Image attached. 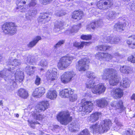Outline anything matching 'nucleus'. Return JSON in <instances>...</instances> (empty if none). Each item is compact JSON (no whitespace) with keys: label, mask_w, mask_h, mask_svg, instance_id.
I'll use <instances>...</instances> for the list:
<instances>
[{"label":"nucleus","mask_w":135,"mask_h":135,"mask_svg":"<svg viewBox=\"0 0 135 135\" xmlns=\"http://www.w3.org/2000/svg\"><path fill=\"white\" fill-rule=\"evenodd\" d=\"M126 42L129 47L135 48V35L129 36L126 40Z\"/></svg>","instance_id":"obj_21"},{"label":"nucleus","mask_w":135,"mask_h":135,"mask_svg":"<svg viewBox=\"0 0 135 135\" xmlns=\"http://www.w3.org/2000/svg\"><path fill=\"white\" fill-rule=\"evenodd\" d=\"M3 104L2 101V100H0V105H2Z\"/></svg>","instance_id":"obj_64"},{"label":"nucleus","mask_w":135,"mask_h":135,"mask_svg":"<svg viewBox=\"0 0 135 135\" xmlns=\"http://www.w3.org/2000/svg\"><path fill=\"white\" fill-rule=\"evenodd\" d=\"M15 115H16V116L17 118L18 117L19 115V114H15Z\"/></svg>","instance_id":"obj_63"},{"label":"nucleus","mask_w":135,"mask_h":135,"mask_svg":"<svg viewBox=\"0 0 135 135\" xmlns=\"http://www.w3.org/2000/svg\"><path fill=\"white\" fill-rule=\"evenodd\" d=\"M105 53L98 52L96 54V58L100 60H104Z\"/></svg>","instance_id":"obj_44"},{"label":"nucleus","mask_w":135,"mask_h":135,"mask_svg":"<svg viewBox=\"0 0 135 135\" xmlns=\"http://www.w3.org/2000/svg\"><path fill=\"white\" fill-rule=\"evenodd\" d=\"M57 69L54 68L49 70L46 72V76L47 80L49 81H52L57 79Z\"/></svg>","instance_id":"obj_13"},{"label":"nucleus","mask_w":135,"mask_h":135,"mask_svg":"<svg viewBox=\"0 0 135 135\" xmlns=\"http://www.w3.org/2000/svg\"><path fill=\"white\" fill-rule=\"evenodd\" d=\"M116 71L112 69H105L102 75V79L104 80L109 79V82L110 85L115 86L117 85L121 80L118 76Z\"/></svg>","instance_id":"obj_2"},{"label":"nucleus","mask_w":135,"mask_h":135,"mask_svg":"<svg viewBox=\"0 0 135 135\" xmlns=\"http://www.w3.org/2000/svg\"><path fill=\"white\" fill-rule=\"evenodd\" d=\"M116 124H117V125L118 126V127H120L121 126V124L119 122H118L117 123H116V122H115Z\"/></svg>","instance_id":"obj_60"},{"label":"nucleus","mask_w":135,"mask_h":135,"mask_svg":"<svg viewBox=\"0 0 135 135\" xmlns=\"http://www.w3.org/2000/svg\"><path fill=\"white\" fill-rule=\"evenodd\" d=\"M21 62L20 60L17 59L10 60L9 62V64L10 65L12 66H16L20 65Z\"/></svg>","instance_id":"obj_40"},{"label":"nucleus","mask_w":135,"mask_h":135,"mask_svg":"<svg viewBox=\"0 0 135 135\" xmlns=\"http://www.w3.org/2000/svg\"><path fill=\"white\" fill-rule=\"evenodd\" d=\"M70 101L73 102L76 101L78 98V96L76 94L74 93H73L71 94L69 97Z\"/></svg>","instance_id":"obj_45"},{"label":"nucleus","mask_w":135,"mask_h":135,"mask_svg":"<svg viewBox=\"0 0 135 135\" xmlns=\"http://www.w3.org/2000/svg\"><path fill=\"white\" fill-rule=\"evenodd\" d=\"M91 44L90 42H87L82 41L81 42H75L73 43V46L76 48L78 49H82L84 46H88Z\"/></svg>","instance_id":"obj_26"},{"label":"nucleus","mask_w":135,"mask_h":135,"mask_svg":"<svg viewBox=\"0 0 135 135\" xmlns=\"http://www.w3.org/2000/svg\"><path fill=\"white\" fill-rule=\"evenodd\" d=\"M76 74L73 71H68L64 72L61 76V82L64 84H67L70 82Z\"/></svg>","instance_id":"obj_11"},{"label":"nucleus","mask_w":135,"mask_h":135,"mask_svg":"<svg viewBox=\"0 0 135 135\" xmlns=\"http://www.w3.org/2000/svg\"><path fill=\"white\" fill-rule=\"evenodd\" d=\"M111 125V122L109 119H105L99 123H96L91 126L90 127V131L93 133H99L106 132L110 129Z\"/></svg>","instance_id":"obj_3"},{"label":"nucleus","mask_w":135,"mask_h":135,"mask_svg":"<svg viewBox=\"0 0 135 135\" xmlns=\"http://www.w3.org/2000/svg\"><path fill=\"white\" fill-rule=\"evenodd\" d=\"M110 48V46L103 45H101L98 46L96 47L95 49L99 51L102 50L106 51L109 50Z\"/></svg>","instance_id":"obj_41"},{"label":"nucleus","mask_w":135,"mask_h":135,"mask_svg":"<svg viewBox=\"0 0 135 135\" xmlns=\"http://www.w3.org/2000/svg\"><path fill=\"white\" fill-rule=\"evenodd\" d=\"M49 104L47 101H43L39 103L35 107L36 112H41L44 111L48 108Z\"/></svg>","instance_id":"obj_15"},{"label":"nucleus","mask_w":135,"mask_h":135,"mask_svg":"<svg viewBox=\"0 0 135 135\" xmlns=\"http://www.w3.org/2000/svg\"><path fill=\"white\" fill-rule=\"evenodd\" d=\"M40 1L43 4H46L51 2L52 0H40Z\"/></svg>","instance_id":"obj_57"},{"label":"nucleus","mask_w":135,"mask_h":135,"mask_svg":"<svg viewBox=\"0 0 135 135\" xmlns=\"http://www.w3.org/2000/svg\"><path fill=\"white\" fill-rule=\"evenodd\" d=\"M120 70L122 73L124 74H130L133 72L132 68L126 65L120 66Z\"/></svg>","instance_id":"obj_22"},{"label":"nucleus","mask_w":135,"mask_h":135,"mask_svg":"<svg viewBox=\"0 0 135 135\" xmlns=\"http://www.w3.org/2000/svg\"><path fill=\"white\" fill-rule=\"evenodd\" d=\"M73 93V91L70 88L65 89L60 91L59 95L62 98H68Z\"/></svg>","instance_id":"obj_19"},{"label":"nucleus","mask_w":135,"mask_h":135,"mask_svg":"<svg viewBox=\"0 0 135 135\" xmlns=\"http://www.w3.org/2000/svg\"><path fill=\"white\" fill-rule=\"evenodd\" d=\"M36 69V68L35 66H27L25 69V71L27 74L31 75L33 73Z\"/></svg>","instance_id":"obj_37"},{"label":"nucleus","mask_w":135,"mask_h":135,"mask_svg":"<svg viewBox=\"0 0 135 135\" xmlns=\"http://www.w3.org/2000/svg\"><path fill=\"white\" fill-rule=\"evenodd\" d=\"M50 19V17H49L48 14L46 13L40 16L38 19V21L39 22H42L43 23H45V22H48Z\"/></svg>","instance_id":"obj_32"},{"label":"nucleus","mask_w":135,"mask_h":135,"mask_svg":"<svg viewBox=\"0 0 135 135\" xmlns=\"http://www.w3.org/2000/svg\"><path fill=\"white\" fill-rule=\"evenodd\" d=\"M45 117L44 114L38 113L33 112L32 113L30 118L28 120V124L31 127H35V124H39L37 122H35L33 119L39 120H41Z\"/></svg>","instance_id":"obj_8"},{"label":"nucleus","mask_w":135,"mask_h":135,"mask_svg":"<svg viewBox=\"0 0 135 135\" xmlns=\"http://www.w3.org/2000/svg\"><path fill=\"white\" fill-rule=\"evenodd\" d=\"M37 13L36 9L29 10L27 13L26 14V18L28 20L31 19L32 16H34Z\"/></svg>","instance_id":"obj_36"},{"label":"nucleus","mask_w":135,"mask_h":135,"mask_svg":"<svg viewBox=\"0 0 135 135\" xmlns=\"http://www.w3.org/2000/svg\"><path fill=\"white\" fill-rule=\"evenodd\" d=\"M76 127L75 124L73 123V124H71L69 126V128L70 130L71 131L74 132L76 130L75 129Z\"/></svg>","instance_id":"obj_54"},{"label":"nucleus","mask_w":135,"mask_h":135,"mask_svg":"<svg viewBox=\"0 0 135 135\" xmlns=\"http://www.w3.org/2000/svg\"><path fill=\"white\" fill-rule=\"evenodd\" d=\"M111 94L115 98H120L123 95V91L122 89L119 88L114 89L111 92Z\"/></svg>","instance_id":"obj_17"},{"label":"nucleus","mask_w":135,"mask_h":135,"mask_svg":"<svg viewBox=\"0 0 135 135\" xmlns=\"http://www.w3.org/2000/svg\"><path fill=\"white\" fill-rule=\"evenodd\" d=\"M45 93V89L43 87H39L36 88L34 91L33 95L34 97L40 98Z\"/></svg>","instance_id":"obj_18"},{"label":"nucleus","mask_w":135,"mask_h":135,"mask_svg":"<svg viewBox=\"0 0 135 135\" xmlns=\"http://www.w3.org/2000/svg\"><path fill=\"white\" fill-rule=\"evenodd\" d=\"M40 78L37 76L35 81V84L37 85H39L40 83Z\"/></svg>","instance_id":"obj_56"},{"label":"nucleus","mask_w":135,"mask_h":135,"mask_svg":"<svg viewBox=\"0 0 135 135\" xmlns=\"http://www.w3.org/2000/svg\"><path fill=\"white\" fill-rule=\"evenodd\" d=\"M126 134L127 135H132L133 134L132 131L131 130H129L127 131Z\"/></svg>","instance_id":"obj_59"},{"label":"nucleus","mask_w":135,"mask_h":135,"mask_svg":"<svg viewBox=\"0 0 135 135\" xmlns=\"http://www.w3.org/2000/svg\"><path fill=\"white\" fill-rule=\"evenodd\" d=\"M83 15V11H76L73 13L72 18L76 20H78L82 18Z\"/></svg>","instance_id":"obj_27"},{"label":"nucleus","mask_w":135,"mask_h":135,"mask_svg":"<svg viewBox=\"0 0 135 135\" xmlns=\"http://www.w3.org/2000/svg\"><path fill=\"white\" fill-rule=\"evenodd\" d=\"M131 98L135 100V94H133Z\"/></svg>","instance_id":"obj_61"},{"label":"nucleus","mask_w":135,"mask_h":135,"mask_svg":"<svg viewBox=\"0 0 135 135\" xmlns=\"http://www.w3.org/2000/svg\"><path fill=\"white\" fill-rule=\"evenodd\" d=\"M78 135H90V134L87 129H85L83 130Z\"/></svg>","instance_id":"obj_49"},{"label":"nucleus","mask_w":135,"mask_h":135,"mask_svg":"<svg viewBox=\"0 0 135 135\" xmlns=\"http://www.w3.org/2000/svg\"><path fill=\"white\" fill-rule=\"evenodd\" d=\"M128 60L132 63H135V56H133L132 55H131L129 56L128 58Z\"/></svg>","instance_id":"obj_52"},{"label":"nucleus","mask_w":135,"mask_h":135,"mask_svg":"<svg viewBox=\"0 0 135 135\" xmlns=\"http://www.w3.org/2000/svg\"><path fill=\"white\" fill-rule=\"evenodd\" d=\"M17 94L20 97L23 98H26L28 96L27 92L24 89H20L18 91Z\"/></svg>","instance_id":"obj_35"},{"label":"nucleus","mask_w":135,"mask_h":135,"mask_svg":"<svg viewBox=\"0 0 135 135\" xmlns=\"http://www.w3.org/2000/svg\"><path fill=\"white\" fill-rule=\"evenodd\" d=\"M119 41L120 39L118 37L110 36L105 37L104 38L103 42L112 44H118Z\"/></svg>","instance_id":"obj_16"},{"label":"nucleus","mask_w":135,"mask_h":135,"mask_svg":"<svg viewBox=\"0 0 135 135\" xmlns=\"http://www.w3.org/2000/svg\"><path fill=\"white\" fill-rule=\"evenodd\" d=\"M92 36L90 35H82L81 36V38L84 40H89L91 39Z\"/></svg>","instance_id":"obj_47"},{"label":"nucleus","mask_w":135,"mask_h":135,"mask_svg":"<svg viewBox=\"0 0 135 135\" xmlns=\"http://www.w3.org/2000/svg\"><path fill=\"white\" fill-rule=\"evenodd\" d=\"M113 56L108 53H105L104 60L107 61H110L114 58L117 59H119L120 55L118 52H115Z\"/></svg>","instance_id":"obj_20"},{"label":"nucleus","mask_w":135,"mask_h":135,"mask_svg":"<svg viewBox=\"0 0 135 135\" xmlns=\"http://www.w3.org/2000/svg\"><path fill=\"white\" fill-rule=\"evenodd\" d=\"M10 69H5L0 72V75L1 77L3 78L6 81L9 82L10 86H8L7 89L13 90L17 87V85L15 81H19L21 82L22 81L24 78L23 73L19 70H17L15 74L12 73Z\"/></svg>","instance_id":"obj_1"},{"label":"nucleus","mask_w":135,"mask_h":135,"mask_svg":"<svg viewBox=\"0 0 135 135\" xmlns=\"http://www.w3.org/2000/svg\"><path fill=\"white\" fill-rule=\"evenodd\" d=\"M95 21L96 22V23L98 26H100L103 23L101 19Z\"/></svg>","instance_id":"obj_58"},{"label":"nucleus","mask_w":135,"mask_h":135,"mask_svg":"<svg viewBox=\"0 0 135 135\" xmlns=\"http://www.w3.org/2000/svg\"><path fill=\"white\" fill-rule=\"evenodd\" d=\"M119 13L114 11H110L107 12L106 15V18L109 20H111L115 19L119 15Z\"/></svg>","instance_id":"obj_24"},{"label":"nucleus","mask_w":135,"mask_h":135,"mask_svg":"<svg viewBox=\"0 0 135 135\" xmlns=\"http://www.w3.org/2000/svg\"><path fill=\"white\" fill-rule=\"evenodd\" d=\"M57 96V93L55 90L50 89L48 91L46 97L50 99L54 100L56 99Z\"/></svg>","instance_id":"obj_25"},{"label":"nucleus","mask_w":135,"mask_h":135,"mask_svg":"<svg viewBox=\"0 0 135 135\" xmlns=\"http://www.w3.org/2000/svg\"><path fill=\"white\" fill-rule=\"evenodd\" d=\"M65 42V41L64 40H61L59 41L54 46L55 48H57L60 46L61 45L64 44Z\"/></svg>","instance_id":"obj_53"},{"label":"nucleus","mask_w":135,"mask_h":135,"mask_svg":"<svg viewBox=\"0 0 135 135\" xmlns=\"http://www.w3.org/2000/svg\"><path fill=\"white\" fill-rule=\"evenodd\" d=\"M93 103L91 101H88L85 98L81 101L80 107H77L79 111H82L83 114H87L91 112L93 109Z\"/></svg>","instance_id":"obj_6"},{"label":"nucleus","mask_w":135,"mask_h":135,"mask_svg":"<svg viewBox=\"0 0 135 135\" xmlns=\"http://www.w3.org/2000/svg\"><path fill=\"white\" fill-rule=\"evenodd\" d=\"M127 22H119L116 23L114 25V28L119 32H122L124 30L127 25Z\"/></svg>","instance_id":"obj_23"},{"label":"nucleus","mask_w":135,"mask_h":135,"mask_svg":"<svg viewBox=\"0 0 135 135\" xmlns=\"http://www.w3.org/2000/svg\"><path fill=\"white\" fill-rule=\"evenodd\" d=\"M57 119L62 124L66 125L72 120L69 113L64 111L60 113L57 116Z\"/></svg>","instance_id":"obj_7"},{"label":"nucleus","mask_w":135,"mask_h":135,"mask_svg":"<svg viewBox=\"0 0 135 135\" xmlns=\"http://www.w3.org/2000/svg\"><path fill=\"white\" fill-rule=\"evenodd\" d=\"M126 7L127 8L130 10L135 9V2L129 3L127 5Z\"/></svg>","instance_id":"obj_46"},{"label":"nucleus","mask_w":135,"mask_h":135,"mask_svg":"<svg viewBox=\"0 0 135 135\" xmlns=\"http://www.w3.org/2000/svg\"><path fill=\"white\" fill-rule=\"evenodd\" d=\"M48 64L47 61L45 60L42 59L39 62L38 65L42 67L46 66Z\"/></svg>","instance_id":"obj_48"},{"label":"nucleus","mask_w":135,"mask_h":135,"mask_svg":"<svg viewBox=\"0 0 135 135\" xmlns=\"http://www.w3.org/2000/svg\"><path fill=\"white\" fill-rule=\"evenodd\" d=\"M96 22L95 21H93L89 24L88 25L86 26V30L89 31H91V29L94 30L97 25L96 23Z\"/></svg>","instance_id":"obj_38"},{"label":"nucleus","mask_w":135,"mask_h":135,"mask_svg":"<svg viewBox=\"0 0 135 135\" xmlns=\"http://www.w3.org/2000/svg\"><path fill=\"white\" fill-rule=\"evenodd\" d=\"M86 75L88 78H91L93 80L92 81H89L88 82H89L90 81H94L95 82V81L97 79V77L95 76L94 74L92 71H88L87 72Z\"/></svg>","instance_id":"obj_42"},{"label":"nucleus","mask_w":135,"mask_h":135,"mask_svg":"<svg viewBox=\"0 0 135 135\" xmlns=\"http://www.w3.org/2000/svg\"><path fill=\"white\" fill-rule=\"evenodd\" d=\"M73 54L67 55L62 57L57 64V67L59 69L64 70L69 66L74 59L76 58Z\"/></svg>","instance_id":"obj_4"},{"label":"nucleus","mask_w":135,"mask_h":135,"mask_svg":"<svg viewBox=\"0 0 135 135\" xmlns=\"http://www.w3.org/2000/svg\"><path fill=\"white\" fill-rule=\"evenodd\" d=\"M26 2L25 0H17L16 2L17 4L19 6L20 5L25 4L26 3Z\"/></svg>","instance_id":"obj_55"},{"label":"nucleus","mask_w":135,"mask_h":135,"mask_svg":"<svg viewBox=\"0 0 135 135\" xmlns=\"http://www.w3.org/2000/svg\"><path fill=\"white\" fill-rule=\"evenodd\" d=\"M41 39V37L39 36H37L35 37L27 45L29 47H32L35 46L39 40Z\"/></svg>","instance_id":"obj_30"},{"label":"nucleus","mask_w":135,"mask_h":135,"mask_svg":"<svg viewBox=\"0 0 135 135\" xmlns=\"http://www.w3.org/2000/svg\"><path fill=\"white\" fill-rule=\"evenodd\" d=\"M35 60L33 56L29 55L25 59L24 61L26 64L30 63L33 65L34 62H35Z\"/></svg>","instance_id":"obj_43"},{"label":"nucleus","mask_w":135,"mask_h":135,"mask_svg":"<svg viewBox=\"0 0 135 135\" xmlns=\"http://www.w3.org/2000/svg\"><path fill=\"white\" fill-rule=\"evenodd\" d=\"M130 83V81L127 78H123L120 82V86L124 88H127L129 86Z\"/></svg>","instance_id":"obj_34"},{"label":"nucleus","mask_w":135,"mask_h":135,"mask_svg":"<svg viewBox=\"0 0 135 135\" xmlns=\"http://www.w3.org/2000/svg\"><path fill=\"white\" fill-rule=\"evenodd\" d=\"M30 2L28 4V6L30 7H34L36 6L37 4L36 0H31Z\"/></svg>","instance_id":"obj_50"},{"label":"nucleus","mask_w":135,"mask_h":135,"mask_svg":"<svg viewBox=\"0 0 135 135\" xmlns=\"http://www.w3.org/2000/svg\"><path fill=\"white\" fill-rule=\"evenodd\" d=\"M90 60L86 58L81 59L76 64V68L79 71H84L88 68Z\"/></svg>","instance_id":"obj_10"},{"label":"nucleus","mask_w":135,"mask_h":135,"mask_svg":"<svg viewBox=\"0 0 135 135\" xmlns=\"http://www.w3.org/2000/svg\"><path fill=\"white\" fill-rule=\"evenodd\" d=\"M64 25V22L62 21L56 22L55 24L54 31L55 32L59 31L62 28V27Z\"/></svg>","instance_id":"obj_33"},{"label":"nucleus","mask_w":135,"mask_h":135,"mask_svg":"<svg viewBox=\"0 0 135 135\" xmlns=\"http://www.w3.org/2000/svg\"><path fill=\"white\" fill-rule=\"evenodd\" d=\"M80 27V25H74L70 26L69 27L68 30L66 31V33H76Z\"/></svg>","instance_id":"obj_28"},{"label":"nucleus","mask_w":135,"mask_h":135,"mask_svg":"<svg viewBox=\"0 0 135 135\" xmlns=\"http://www.w3.org/2000/svg\"><path fill=\"white\" fill-rule=\"evenodd\" d=\"M102 115L100 113L95 112L91 115L90 119L91 121L94 122L97 120Z\"/></svg>","instance_id":"obj_31"},{"label":"nucleus","mask_w":135,"mask_h":135,"mask_svg":"<svg viewBox=\"0 0 135 135\" xmlns=\"http://www.w3.org/2000/svg\"><path fill=\"white\" fill-rule=\"evenodd\" d=\"M17 9H19V11L22 12H25L27 13V10L28 9V6L27 5H20L19 6L16 8Z\"/></svg>","instance_id":"obj_39"},{"label":"nucleus","mask_w":135,"mask_h":135,"mask_svg":"<svg viewBox=\"0 0 135 135\" xmlns=\"http://www.w3.org/2000/svg\"><path fill=\"white\" fill-rule=\"evenodd\" d=\"M97 104L98 107L104 108L107 105L108 102L104 98H102L96 100Z\"/></svg>","instance_id":"obj_29"},{"label":"nucleus","mask_w":135,"mask_h":135,"mask_svg":"<svg viewBox=\"0 0 135 135\" xmlns=\"http://www.w3.org/2000/svg\"><path fill=\"white\" fill-rule=\"evenodd\" d=\"M27 133L29 135H36L34 133L31 132H28Z\"/></svg>","instance_id":"obj_62"},{"label":"nucleus","mask_w":135,"mask_h":135,"mask_svg":"<svg viewBox=\"0 0 135 135\" xmlns=\"http://www.w3.org/2000/svg\"><path fill=\"white\" fill-rule=\"evenodd\" d=\"M123 104L122 101L121 100H120L118 102L114 101L110 103L111 106L113 107L119 113L122 112L125 109Z\"/></svg>","instance_id":"obj_14"},{"label":"nucleus","mask_w":135,"mask_h":135,"mask_svg":"<svg viewBox=\"0 0 135 135\" xmlns=\"http://www.w3.org/2000/svg\"><path fill=\"white\" fill-rule=\"evenodd\" d=\"M113 4L112 0H101L97 2L96 5L99 9H106L110 8Z\"/></svg>","instance_id":"obj_12"},{"label":"nucleus","mask_w":135,"mask_h":135,"mask_svg":"<svg viewBox=\"0 0 135 135\" xmlns=\"http://www.w3.org/2000/svg\"><path fill=\"white\" fill-rule=\"evenodd\" d=\"M95 82L94 81H90L89 82H87L86 87L87 88H91V91L94 94H100L104 93L106 89L104 84L99 83L96 85H95Z\"/></svg>","instance_id":"obj_5"},{"label":"nucleus","mask_w":135,"mask_h":135,"mask_svg":"<svg viewBox=\"0 0 135 135\" xmlns=\"http://www.w3.org/2000/svg\"><path fill=\"white\" fill-rule=\"evenodd\" d=\"M2 29L6 34L13 35L16 32V27L14 23L11 22H6L2 25Z\"/></svg>","instance_id":"obj_9"},{"label":"nucleus","mask_w":135,"mask_h":135,"mask_svg":"<svg viewBox=\"0 0 135 135\" xmlns=\"http://www.w3.org/2000/svg\"><path fill=\"white\" fill-rule=\"evenodd\" d=\"M66 13L65 12H64L62 11H57L56 12L55 14L57 16H61L64 15Z\"/></svg>","instance_id":"obj_51"}]
</instances>
